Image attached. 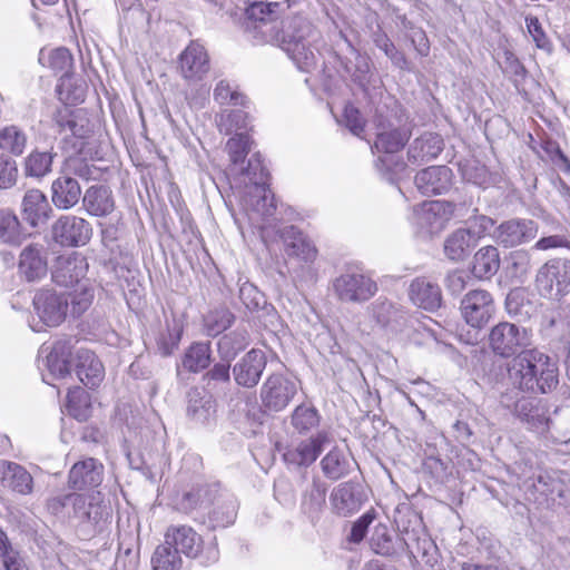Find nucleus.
<instances>
[{"label": "nucleus", "mask_w": 570, "mask_h": 570, "mask_svg": "<svg viewBox=\"0 0 570 570\" xmlns=\"http://www.w3.org/2000/svg\"><path fill=\"white\" fill-rule=\"evenodd\" d=\"M267 358L262 350L248 351L233 367L235 382L243 387H254L258 384L266 367Z\"/></svg>", "instance_id": "15"}, {"label": "nucleus", "mask_w": 570, "mask_h": 570, "mask_svg": "<svg viewBox=\"0 0 570 570\" xmlns=\"http://www.w3.org/2000/svg\"><path fill=\"white\" fill-rule=\"evenodd\" d=\"M500 268L499 250L494 246H484L473 256L472 274L479 279L491 278Z\"/></svg>", "instance_id": "38"}, {"label": "nucleus", "mask_w": 570, "mask_h": 570, "mask_svg": "<svg viewBox=\"0 0 570 570\" xmlns=\"http://www.w3.org/2000/svg\"><path fill=\"white\" fill-rule=\"evenodd\" d=\"M372 40L375 46L381 49L386 55V57L390 58L395 67L401 70H410L406 57L396 49L386 33L381 30L374 31L372 33Z\"/></svg>", "instance_id": "51"}, {"label": "nucleus", "mask_w": 570, "mask_h": 570, "mask_svg": "<svg viewBox=\"0 0 570 570\" xmlns=\"http://www.w3.org/2000/svg\"><path fill=\"white\" fill-rule=\"evenodd\" d=\"M299 382L287 375L273 374L261 387L263 405L269 411H283L297 394Z\"/></svg>", "instance_id": "7"}, {"label": "nucleus", "mask_w": 570, "mask_h": 570, "mask_svg": "<svg viewBox=\"0 0 570 570\" xmlns=\"http://www.w3.org/2000/svg\"><path fill=\"white\" fill-rule=\"evenodd\" d=\"M531 254L525 249L513 250L509 257V271L512 277L522 279L531 271Z\"/></svg>", "instance_id": "59"}, {"label": "nucleus", "mask_w": 570, "mask_h": 570, "mask_svg": "<svg viewBox=\"0 0 570 570\" xmlns=\"http://www.w3.org/2000/svg\"><path fill=\"white\" fill-rule=\"evenodd\" d=\"M166 543L180 554L196 558L203 549L202 537L189 525H170L165 533Z\"/></svg>", "instance_id": "22"}, {"label": "nucleus", "mask_w": 570, "mask_h": 570, "mask_svg": "<svg viewBox=\"0 0 570 570\" xmlns=\"http://www.w3.org/2000/svg\"><path fill=\"white\" fill-rule=\"evenodd\" d=\"M407 295L415 306L428 312H434L442 305V291L439 284L424 276L411 281Z\"/></svg>", "instance_id": "19"}, {"label": "nucleus", "mask_w": 570, "mask_h": 570, "mask_svg": "<svg viewBox=\"0 0 570 570\" xmlns=\"http://www.w3.org/2000/svg\"><path fill=\"white\" fill-rule=\"evenodd\" d=\"M21 207L24 219L33 227L45 224L52 213L47 196L39 189L27 190Z\"/></svg>", "instance_id": "30"}, {"label": "nucleus", "mask_w": 570, "mask_h": 570, "mask_svg": "<svg viewBox=\"0 0 570 570\" xmlns=\"http://www.w3.org/2000/svg\"><path fill=\"white\" fill-rule=\"evenodd\" d=\"M32 304L36 314L45 325L58 326L66 320L69 297L65 293L41 289L36 293Z\"/></svg>", "instance_id": "9"}, {"label": "nucleus", "mask_w": 570, "mask_h": 570, "mask_svg": "<svg viewBox=\"0 0 570 570\" xmlns=\"http://www.w3.org/2000/svg\"><path fill=\"white\" fill-rule=\"evenodd\" d=\"M0 483L19 494H29L32 492L33 479L31 474L16 462H0Z\"/></svg>", "instance_id": "28"}, {"label": "nucleus", "mask_w": 570, "mask_h": 570, "mask_svg": "<svg viewBox=\"0 0 570 570\" xmlns=\"http://www.w3.org/2000/svg\"><path fill=\"white\" fill-rule=\"evenodd\" d=\"M213 97L219 105L247 107L248 104L246 96L234 88L227 80H220L216 85Z\"/></svg>", "instance_id": "56"}, {"label": "nucleus", "mask_w": 570, "mask_h": 570, "mask_svg": "<svg viewBox=\"0 0 570 570\" xmlns=\"http://www.w3.org/2000/svg\"><path fill=\"white\" fill-rule=\"evenodd\" d=\"M514 413L529 429L538 433L548 432L550 429L546 409L530 397L519 399L514 404Z\"/></svg>", "instance_id": "29"}, {"label": "nucleus", "mask_w": 570, "mask_h": 570, "mask_svg": "<svg viewBox=\"0 0 570 570\" xmlns=\"http://www.w3.org/2000/svg\"><path fill=\"white\" fill-rule=\"evenodd\" d=\"M415 530L411 531L410 537L405 538V550L413 554L414 550L421 554L424 563L434 567L438 563V547L424 531L423 522L420 515H413Z\"/></svg>", "instance_id": "24"}, {"label": "nucleus", "mask_w": 570, "mask_h": 570, "mask_svg": "<svg viewBox=\"0 0 570 570\" xmlns=\"http://www.w3.org/2000/svg\"><path fill=\"white\" fill-rule=\"evenodd\" d=\"M530 331L511 322H500L491 327L488 344L495 356L502 358L517 357L530 345Z\"/></svg>", "instance_id": "4"}, {"label": "nucleus", "mask_w": 570, "mask_h": 570, "mask_svg": "<svg viewBox=\"0 0 570 570\" xmlns=\"http://www.w3.org/2000/svg\"><path fill=\"white\" fill-rule=\"evenodd\" d=\"M239 175L244 176L248 180L244 179V184L252 185L254 189L262 188L263 185H267L269 174L263 165L261 155L254 154L249 159L246 167H242Z\"/></svg>", "instance_id": "48"}, {"label": "nucleus", "mask_w": 570, "mask_h": 570, "mask_svg": "<svg viewBox=\"0 0 570 570\" xmlns=\"http://www.w3.org/2000/svg\"><path fill=\"white\" fill-rule=\"evenodd\" d=\"M183 334L181 324L173 318L165 321V328L158 334L156 342L161 355L168 356L178 347Z\"/></svg>", "instance_id": "45"}, {"label": "nucleus", "mask_w": 570, "mask_h": 570, "mask_svg": "<svg viewBox=\"0 0 570 570\" xmlns=\"http://www.w3.org/2000/svg\"><path fill=\"white\" fill-rule=\"evenodd\" d=\"M179 69L187 80H200L209 70V58L204 46L191 41L179 56Z\"/></svg>", "instance_id": "20"}, {"label": "nucleus", "mask_w": 570, "mask_h": 570, "mask_svg": "<svg viewBox=\"0 0 570 570\" xmlns=\"http://www.w3.org/2000/svg\"><path fill=\"white\" fill-rule=\"evenodd\" d=\"M187 397L188 417L199 424L208 423L215 414V404L212 397L205 395L204 391L198 387L190 389Z\"/></svg>", "instance_id": "36"}, {"label": "nucleus", "mask_w": 570, "mask_h": 570, "mask_svg": "<svg viewBox=\"0 0 570 570\" xmlns=\"http://www.w3.org/2000/svg\"><path fill=\"white\" fill-rule=\"evenodd\" d=\"M321 452V432L312 434L306 441H302L297 446L287 449L284 454V461L297 466H307L312 464Z\"/></svg>", "instance_id": "34"}, {"label": "nucleus", "mask_w": 570, "mask_h": 570, "mask_svg": "<svg viewBox=\"0 0 570 570\" xmlns=\"http://www.w3.org/2000/svg\"><path fill=\"white\" fill-rule=\"evenodd\" d=\"M77 360L76 373L78 379L89 389L97 387L105 376V367L100 360L89 350H79Z\"/></svg>", "instance_id": "32"}, {"label": "nucleus", "mask_w": 570, "mask_h": 570, "mask_svg": "<svg viewBox=\"0 0 570 570\" xmlns=\"http://www.w3.org/2000/svg\"><path fill=\"white\" fill-rule=\"evenodd\" d=\"M90 224L78 216L65 215L52 225V237L61 246H85L91 238Z\"/></svg>", "instance_id": "10"}, {"label": "nucleus", "mask_w": 570, "mask_h": 570, "mask_svg": "<svg viewBox=\"0 0 570 570\" xmlns=\"http://www.w3.org/2000/svg\"><path fill=\"white\" fill-rule=\"evenodd\" d=\"M230 362L222 361L214 364V366L205 373L203 380L207 382L209 389H215L216 384H229L230 383Z\"/></svg>", "instance_id": "63"}, {"label": "nucleus", "mask_w": 570, "mask_h": 570, "mask_svg": "<svg viewBox=\"0 0 570 570\" xmlns=\"http://www.w3.org/2000/svg\"><path fill=\"white\" fill-rule=\"evenodd\" d=\"M209 489L200 487L185 492L176 502L177 510L184 513H190L197 509H206L205 498L208 495Z\"/></svg>", "instance_id": "57"}, {"label": "nucleus", "mask_w": 570, "mask_h": 570, "mask_svg": "<svg viewBox=\"0 0 570 570\" xmlns=\"http://www.w3.org/2000/svg\"><path fill=\"white\" fill-rule=\"evenodd\" d=\"M24 238L17 215L10 209H0V242L19 246Z\"/></svg>", "instance_id": "42"}, {"label": "nucleus", "mask_w": 570, "mask_h": 570, "mask_svg": "<svg viewBox=\"0 0 570 570\" xmlns=\"http://www.w3.org/2000/svg\"><path fill=\"white\" fill-rule=\"evenodd\" d=\"M345 470V460L341 451H330L326 456L323 458V473L328 478L336 480L344 474Z\"/></svg>", "instance_id": "64"}, {"label": "nucleus", "mask_w": 570, "mask_h": 570, "mask_svg": "<svg viewBox=\"0 0 570 570\" xmlns=\"http://www.w3.org/2000/svg\"><path fill=\"white\" fill-rule=\"evenodd\" d=\"M82 206L91 216H108L115 209L112 191L104 185L90 186L82 196Z\"/></svg>", "instance_id": "31"}, {"label": "nucleus", "mask_w": 570, "mask_h": 570, "mask_svg": "<svg viewBox=\"0 0 570 570\" xmlns=\"http://www.w3.org/2000/svg\"><path fill=\"white\" fill-rule=\"evenodd\" d=\"M510 383L523 392L548 393L559 384L557 361L532 348L520 353L508 366Z\"/></svg>", "instance_id": "2"}, {"label": "nucleus", "mask_w": 570, "mask_h": 570, "mask_svg": "<svg viewBox=\"0 0 570 570\" xmlns=\"http://www.w3.org/2000/svg\"><path fill=\"white\" fill-rule=\"evenodd\" d=\"M66 174L77 176L87 181L96 180L99 177L98 168L79 157L68 159Z\"/></svg>", "instance_id": "60"}, {"label": "nucleus", "mask_w": 570, "mask_h": 570, "mask_svg": "<svg viewBox=\"0 0 570 570\" xmlns=\"http://www.w3.org/2000/svg\"><path fill=\"white\" fill-rule=\"evenodd\" d=\"M528 489L548 500L556 493L561 497L562 482L551 473L540 471L531 484L528 485Z\"/></svg>", "instance_id": "50"}, {"label": "nucleus", "mask_w": 570, "mask_h": 570, "mask_svg": "<svg viewBox=\"0 0 570 570\" xmlns=\"http://www.w3.org/2000/svg\"><path fill=\"white\" fill-rule=\"evenodd\" d=\"M238 504L233 495H226L215 503L209 512V521L214 528L233 524L237 515Z\"/></svg>", "instance_id": "46"}, {"label": "nucleus", "mask_w": 570, "mask_h": 570, "mask_svg": "<svg viewBox=\"0 0 570 570\" xmlns=\"http://www.w3.org/2000/svg\"><path fill=\"white\" fill-rule=\"evenodd\" d=\"M476 245V237L471 229L458 228L444 240V255L454 262L463 261Z\"/></svg>", "instance_id": "33"}, {"label": "nucleus", "mask_w": 570, "mask_h": 570, "mask_svg": "<svg viewBox=\"0 0 570 570\" xmlns=\"http://www.w3.org/2000/svg\"><path fill=\"white\" fill-rule=\"evenodd\" d=\"M374 122L379 129L374 142V147L377 151L394 154L403 148L409 140V131L396 127L400 120L385 116L383 110H376Z\"/></svg>", "instance_id": "12"}, {"label": "nucleus", "mask_w": 570, "mask_h": 570, "mask_svg": "<svg viewBox=\"0 0 570 570\" xmlns=\"http://www.w3.org/2000/svg\"><path fill=\"white\" fill-rule=\"evenodd\" d=\"M338 299L348 303H363L377 292L376 283L358 267H348L332 283Z\"/></svg>", "instance_id": "5"}, {"label": "nucleus", "mask_w": 570, "mask_h": 570, "mask_svg": "<svg viewBox=\"0 0 570 570\" xmlns=\"http://www.w3.org/2000/svg\"><path fill=\"white\" fill-rule=\"evenodd\" d=\"M250 146L252 140L247 134H236L227 140L226 150L234 167L244 161L250 150ZM232 170H235V168Z\"/></svg>", "instance_id": "58"}, {"label": "nucleus", "mask_w": 570, "mask_h": 570, "mask_svg": "<svg viewBox=\"0 0 570 570\" xmlns=\"http://www.w3.org/2000/svg\"><path fill=\"white\" fill-rule=\"evenodd\" d=\"M461 312L466 324L474 328H482L495 313L493 297L484 289L470 291L461 301Z\"/></svg>", "instance_id": "8"}, {"label": "nucleus", "mask_w": 570, "mask_h": 570, "mask_svg": "<svg viewBox=\"0 0 570 570\" xmlns=\"http://www.w3.org/2000/svg\"><path fill=\"white\" fill-rule=\"evenodd\" d=\"M443 148L444 141L439 134L425 132L410 144L407 159L411 164L422 165L435 159Z\"/></svg>", "instance_id": "26"}, {"label": "nucleus", "mask_w": 570, "mask_h": 570, "mask_svg": "<svg viewBox=\"0 0 570 570\" xmlns=\"http://www.w3.org/2000/svg\"><path fill=\"white\" fill-rule=\"evenodd\" d=\"M67 296L69 297L71 314L78 317L90 307L94 299V289L83 286L80 291H76Z\"/></svg>", "instance_id": "62"}, {"label": "nucleus", "mask_w": 570, "mask_h": 570, "mask_svg": "<svg viewBox=\"0 0 570 570\" xmlns=\"http://www.w3.org/2000/svg\"><path fill=\"white\" fill-rule=\"evenodd\" d=\"M73 350V338L65 337L56 341L46 357L48 375L53 380L70 375V358Z\"/></svg>", "instance_id": "27"}, {"label": "nucleus", "mask_w": 570, "mask_h": 570, "mask_svg": "<svg viewBox=\"0 0 570 570\" xmlns=\"http://www.w3.org/2000/svg\"><path fill=\"white\" fill-rule=\"evenodd\" d=\"M181 564L180 554L166 541L156 548L151 557L153 570H179Z\"/></svg>", "instance_id": "47"}, {"label": "nucleus", "mask_w": 570, "mask_h": 570, "mask_svg": "<svg viewBox=\"0 0 570 570\" xmlns=\"http://www.w3.org/2000/svg\"><path fill=\"white\" fill-rule=\"evenodd\" d=\"M90 409L89 394L79 386L69 389L67 394L68 413L78 421L87 420Z\"/></svg>", "instance_id": "49"}, {"label": "nucleus", "mask_w": 570, "mask_h": 570, "mask_svg": "<svg viewBox=\"0 0 570 570\" xmlns=\"http://www.w3.org/2000/svg\"><path fill=\"white\" fill-rule=\"evenodd\" d=\"M55 154L51 151H41L39 149H33L24 159H23V173L26 177H31L36 179H41L47 176L52 168Z\"/></svg>", "instance_id": "40"}, {"label": "nucleus", "mask_w": 570, "mask_h": 570, "mask_svg": "<svg viewBox=\"0 0 570 570\" xmlns=\"http://www.w3.org/2000/svg\"><path fill=\"white\" fill-rule=\"evenodd\" d=\"M455 213V206L445 200L423 203L416 213L417 224L430 234L440 233Z\"/></svg>", "instance_id": "17"}, {"label": "nucleus", "mask_w": 570, "mask_h": 570, "mask_svg": "<svg viewBox=\"0 0 570 570\" xmlns=\"http://www.w3.org/2000/svg\"><path fill=\"white\" fill-rule=\"evenodd\" d=\"M255 195L250 196L246 203L250 205L253 212L259 214L263 218H268L274 215L276 205L274 195L267 185H263L259 189H254Z\"/></svg>", "instance_id": "54"}, {"label": "nucleus", "mask_w": 570, "mask_h": 570, "mask_svg": "<svg viewBox=\"0 0 570 570\" xmlns=\"http://www.w3.org/2000/svg\"><path fill=\"white\" fill-rule=\"evenodd\" d=\"M50 507L55 512L71 507L72 517L89 531H96L97 528H100L109 515L107 507L98 501L95 495L87 498L83 494L69 493L52 499Z\"/></svg>", "instance_id": "3"}, {"label": "nucleus", "mask_w": 570, "mask_h": 570, "mask_svg": "<svg viewBox=\"0 0 570 570\" xmlns=\"http://www.w3.org/2000/svg\"><path fill=\"white\" fill-rule=\"evenodd\" d=\"M249 344L247 330L237 328L223 335L217 343V351L222 361H233L237 354Z\"/></svg>", "instance_id": "39"}, {"label": "nucleus", "mask_w": 570, "mask_h": 570, "mask_svg": "<svg viewBox=\"0 0 570 570\" xmlns=\"http://www.w3.org/2000/svg\"><path fill=\"white\" fill-rule=\"evenodd\" d=\"M291 423L299 434L308 433L318 426V411L313 404L302 403L293 411Z\"/></svg>", "instance_id": "44"}, {"label": "nucleus", "mask_w": 570, "mask_h": 570, "mask_svg": "<svg viewBox=\"0 0 570 570\" xmlns=\"http://www.w3.org/2000/svg\"><path fill=\"white\" fill-rule=\"evenodd\" d=\"M28 142L27 134L16 125L0 129V149L13 156L23 154Z\"/></svg>", "instance_id": "43"}, {"label": "nucleus", "mask_w": 570, "mask_h": 570, "mask_svg": "<svg viewBox=\"0 0 570 570\" xmlns=\"http://www.w3.org/2000/svg\"><path fill=\"white\" fill-rule=\"evenodd\" d=\"M535 287L544 297L566 296L570 292V259L554 258L543 264L535 275Z\"/></svg>", "instance_id": "6"}, {"label": "nucleus", "mask_w": 570, "mask_h": 570, "mask_svg": "<svg viewBox=\"0 0 570 570\" xmlns=\"http://www.w3.org/2000/svg\"><path fill=\"white\" fill-rule=\"evenodd\" d=\"M452 183V170L448 166H430L414 177L417 190L424 196L441 195L448 191Z\"/></svg>", "instance_id": "18"}, {"label": "nucleus", "mask_w": 570, "mask_h": 570, "mask_svg": "<svg viewBox=\"0 0 570 570\" xmlns=\"http://www.w3.org/2000/svg\"><path fill=\"white\" fill-rule=\"evenodd\" d=\"M370 546L374 553L383 557H392L396 553L393 538L390 534L389 528L383 523L375 525L370 539Z\"/></svg>", "instance_id": "53"}, {"label": "nucleus", "mask_w": 570, "mask_h": 570, "mask_svg": "<svg viewBox=\"0 0 570 570\" xmlns=\"http://www.w3.org/2000/svg\"><path fill=\"white\" fill-rule=\"evenodd\" d=\"M81 195L78 180L69 174H62L51 183V202L58 209L68 210L75 207L82 199Z\"/></svg>", "instance_id": "23"}, {"label": "nucleus", "mask_w": 570, "mask_h": 570, "mask_svg": "<svg viewBox=\"0 0 570 570\" xmlns=\"http://www.w3.org/2000/svg\"><path fill=\"white\" fill-rule=\"evenodd\" d=\"M504 305L509 316L515 318L519 323L530 321L538 313L534 302L528 297L522 288L510 291Z\"/></svg>", "instance_id": "35"}, {"label": "nucleus", "mask_w": 570, "mask_h": 570, "mask_svg": "<svg viewBox=\"0 0 570 570\" xmlns=\"http://www.w3.org/2000/svg\"><path fill=\"white\" fill-rule=\"evenodd\" d=\"M234 322L235 315L228 308H216L205 318L207 334L216 336L230 327Z\"/></svg>", "instance_id": "55"}, {"label": "nucleus", "mask_w": 570, "mask_h": 570, "mask_svg": "<svg viewBox=\"0 0 570 570\" xmlns=\"http://www.w3.org/2000/svg\"><path fill=\"white\" fill-rule=\"evenodd\" d=\"M88 266L87 258L79 253L60 255L52 265V281L59 286H73L85 278Z\"/></svg>", "instance_id": "14"}, {"label": "nucleus", "mask_w": 570, "mask_h": 570, "mask_svg": "<svg viewBox=\"0 0 570 570\" xmlns=\"http://www.w3.org/2000/svg\"><path fill=\"white\" fill-rule=\"evenodd\" d=\"M19 271L28 282L39 281L47 275V249L41 244H29L20 253Z\"/></svg>", "instance_id": "21"}, {"label": "nucleus", "mask_w": 570, "mask_h": 570, "mask_svg": "<svg viewBox=\"0 0 570 570\" xmlns=\"http://www.w3.org/2000/svg\"><path fill=\"white\" fill-rule=\"evenodd\" d=\"M239 298L250 312L258 311L266 304L265 295L250 283H245L240 286Z\"/></svg>", "instance_id": "61"}, {"label": "nucleus", "mask_w": 570, "mask_h": 570, "mask_svg": "<svg viewBox=\"0 0 570 570\" xmlns=\"http://www.w3.org/2000/svg\"><path fill=\"white\" fill-rule=\"evenodd\" d=\"M364 501L362 487L353 482L338 484L330 495L331 509L338 517H348L357 512Z\"/></svg>", "instance_id": "16"}, {"label": "nucleus", "mask_w": 570, "mask_h": 570, "mask_svg": "<svg viewBox=\"0 0 570 570\" xmlns=\"http://www.w3.org/2000/svg\"><path fill=\"white\" fill-rule=\"evenodd\" d=\"M210 353L208 342H195L186 350L181 364L187 371L198 373L209 365Z\"/></svg>", "instance_id": "41"}, {"label": "nucleus", "mask_w": 570, "mask_h": 570, "mask_svg": "<svg viewBox=\"0 0 570 570\" xmlns=\"http://www.w3.org/2000/svg\"><path fill=\"white\" fill-rule=\"evenodd\" d=\"M216 124L220 134L230 135L247 128L248 115L243 110H225L216 117Z\"/></svg>", "instance_id": "52"}, {"label": "nucleus", "mask_w": 570, "mask_h": 570, "mask_svg": "<svg viewBox=\"0 0 570 570\" xmlns=\"http://www.w3.org/2000/svg\"><path fill=\"white\" fill-rule=\"evenodd\" d=\"M538 224L532 219L512 218L501 223L491 234L497 244L510 248L534 239Z\"/></svg>", "instance_id": "11"}, {"label": "nucleus", "mask_w": 570, "mask_h": 570, "mask_svg": "<svg viewBox=\"0 0 570 570\" xmlns=\"http://www.w3.org/2000/svg\"><path fill=\"white\" fill-rule=\"evenodd\" d=\"M105 466L95 459L87 458L76 462L68 473V487L76 491L97 489L104 481Z\"/></svg>", "instance_id": "13"}, {"label": "nucleus", "mask_w": 570, "mask_h": 570, "mask_svg": "<svg viewBox=\"0 0 570 570\" xmlns=\"http://www.w3.org/2000/svg\"><path fill=\"white\" fill-rule=\"evenodd\" d=\"M289 7L278 2L257 3L249 10L247 32L261 43H274L282 48L298 69L311 72L316 69L314 49L316 26L304 13H286Z\"/></svg>", "instance_id": "1"}, {"label": "nucleus", "mask_w": 570, "mask_h": 570, "mask_svg": "<svg viewBox=\"0 0 570 570\" xmlns=\"http://www.w3.org/2000/svg\"><path fill=\"white\" fill-rule=\"evenodd\" d=\"M415 530L411 531L410 537L405 538V550L413 554L414 550L421 554L424 563L434 567L438 563V547L424 531L423 522L420 515H413Z\"/></svg>", "instance_id": "25"}, {"label": "nucleus", "mask_w": 570, "mask_h": 570, "mask_svg": "<svg viewBox=\"0 0 570 570\" xmlns=\"http://www.w3.org/2000/svg\"><path fill=\"white\" fill-rule=\"evenodd\" d=\"M39 62L43 66L49 67L52 69L56 73H60V95L62 94V89L67 85V77L70 73V70L73 65V58L70 51L67 48H56L49 51L48 55H46L42 50L39 55Z\"/></svg>", "instance_id": "37"}]
</instances>
